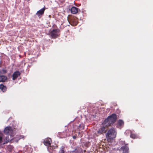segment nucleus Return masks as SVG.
Wrapping results in <instances>:
<instances>
[{
	"instance_id": "1",
	"label": "nucleus",
	"mask_w": 153,
	"mask_h": 153,
	"mask_svg": "<svg viewBox=\"0 0 153 153\" xmlns=\"http://www.w3.org/2000/svg\"><path fill=\"white\" fill-rule=\"evenodd\" d=\"M119 118V115L113 113L108 116L102 123V125H105L106 127L111 126L117 121Z\"/></svg>"
},
{
	"instance_id": "2",
	"label": "nucleus",
	"mask_w": 153,
	"mask_h": 153,
	"mask_svg": "<svg viewBox=\"0 0 153 153\" xmlns=\"http://www.w3.org/2000/svg\"><path fill=\"white\" fill-rule=\"evenodd\" d=\"M117 132L114 128L109 129L106 134V137L108 139L113 140L116 136Z\"/></svg>"
},
{
	"instance_id": "3",
	"label": "nucleus",
	"mask_w": 153,
	"mask_h": 153,
	"mask_svg": "<svg viewBox=\"0 0 153 153\" xmlns=\"http://www.w3.org/2000/svg\"><path fill=\"white\" fill-rule=\"evenodd\" d=\"M59 31V29H53L50 33V35L52 39L56 38L58 36V33Z\"/></svg>"
},
{
	"instance_id": "4",
	"label": "nucleus",
	"mask_w": 153,
	"mask_h": 153,
	"mask_svg": "<svg viewBox=\"0 0 153 153\" xmlns=\"http://www.w3.org/2000/svg\"><path fill=\"white\" fill-rule=\"evenodd\" d=\"M45 9V7L44 6L43 8L38 11L36 15H37L39 18H40L43 15Z\"/></svg>"
},
{
	"instance_id": "5",
	"label": "nucleus",
	"mask_w": 153,
	"mask_h": 153,
	"mask_svg": "<svg viewBox=\"0 0 153 153\" xmlns=\"http://www.w3.org/2000/svg\"><path fill=\"white\" fill-rule=\"evenodd\" d=\"M4 134H10V133H12L13 132L12 128L10 126H7L4 129Z\"/></svg>"
},
{
	"instance_id": "6",
	"label": "nucleus",
	"mask_w": 153,
	"mask_h": 153,
	"mask_svg": "<svg viewBox=\"0 0 153 153\" xmlns=\"http://www.w3.org/2000/svg\"><path fill=\"white\" fill-rule=\"evenodd\" d=\"M120 150L123 151L122 153H129V149L128 147L127 146L126 144L122 146L120 148Z\"/></svg>"
},
{
	"instance_id": "7",
	"label": "nucleus",
	"mask_w": 153,
	"mask_h": 153,
	"mask_svg": "<svg viewBox=\"0 0 153 153\" xmlns=\"http://www.w3.org/2000/svg\"><path fill=\"white\" fill-rule=\"evenodd\" d=\"M69 10L71 11V13L72 14H76L79 12H80V10L78 8L73 6L71 8L69 9Z\"/></svg>"
},
{
	"instance_id": "8",
	"label": "nucleus",
	"mask_w": 153,
	"mask_h": 153,
	"mask_svg": "<svg viewBox=\"0 0 153 153\" xmlns=\"http://www.w3.org/2000/svg\"><path fill=\"white\" fill-rule=\"evenodd\" d=\"M21 74L20 72L18 71L14 72L12 75V79L13 80H15Z\"/></svg>"
},
{
	"instance_id": "9",
	"label": "nucleus",
	"mask_w": 153,
	"mask_h": 153,
	"mask_svg": "<svg viewBox=\"0 0 153 153\" xmlns=\"http://www.w3.org/2000/svg\"><path fill=\"white\" fill-rule=\"evenodd\" d=\"M51 139L50 138H49L45 139L43 143L45 146H48L51 145Z\"/></svg>"
},
{
	"instance_id": "10",
	"label": "nucleus",
	"mask_w": 153,
	"mask_h": 153,
	"mask_svg": "<svg viewBox=\"0 0 153 153\" xmlns=\"http://www.w3.org/2000/svg\"><path fill=\"white\" fill-rule=\"evenodd\" d=\"M124 124V122L121 119L119 120L116 124V127L118 128L119 127H123Z\"/></svg>"
},
{
	"instance_id": "11",
	"label": "nucleus",
	"mask_w": 153,
	"mask_h": 153,
	"mask_svg": "<svg viewBox=\"0 0 153 153\" xmlns=\"http://www.w3.org/2000/svg\"><path fill=\"white\" fill-rule=\"evenodd\" d=\"M71 22L73 23V25H76L78 23L77 18L76 17H73L71 19ZM71 24L72 25V24Z\"/></svg>"
},
{
	"instance_id": "12",
	"label": "nucleus",
	"mask_w": 153,
	"mask_h": 153,
	"mask_svg": "<svg viewBox=\"0 0 153 153\" xmlns=\"http://www.w3.org/2000/svg\"><path fill=\"white\" fill-rule=\"evenodd\" d=\"M7 80V77L6 76L0 75V82H5Z\"/></svg>"
},
{
	"instance_id": "13",
	"label": "nucleus",
	"mask_w": 153,
	"mask_h": 153,
	"mask_svg": "<svg viewBox=\"0 0 153 153\" xmlns=\"http://www.w3.org/2000/svg\"><path fill=\"white\" fill-rule=\"evenodd\" d=\"M57 136L60 138H65L67 137L66 133L64 132H59L58 133Z\"/></svg>"
},
{
	"instance_id": "14",
	"label": "nucleus",
	"mask_w": 153,
	"mask_h": 153,
	"mask_svg": "<svg viewBox=\"0 0 153 153\" xmlns=\"http://www.w3.org/2000/svg\"><path fill=\"white\" fill-rule=\"evenodd\" d=\"M105 126H101V127L97 131V133L100 134H102L105 131Z\"/></svg>"
},
{
	"instance_id": "15",
	"label": "nucleus",
	"mask_w": 153,
	"mask_h": 153,
	"mask_svg": "<svg viewBox=\"0 0 153 153\" xmlns=\"http://www.w3.org/2000/svg\"><path fill=\"white\" fill-rule=\"evenodd\" d=\"M0 89L3 92H5L7 91V87L3 84H0Z\"/></svg>"
},
{
	"instance_id": "16",
	"label": "nucleus",
	"mask_w": 153,
	"mask_h": 153,
	"mask_svg": "<svg viewBox=\"0 0 153 153\" xmlns=\"http://www.w3.org/2000/svg\"><path fill=\"white\" fill-rule=\"evenodd\" d=\"M65 147L64 146H62L60 148V150L59 151V153H65Z\"/></svg>"
},
{
	"instance_id": "17",
	"label": "nucleus",
	"mask_w": 153,
	"mask_h": 153,
	"mask_svg": "<svg viewBox=\"0 0 153 153\" xmlns=\"http://www.w3.org/2000/svg\"><path fill=\"white\" fill-rule=\"evenodd\" d=\"M3 136V134L2 133L1 131H0V144L1 143L3 142L2 140V137ZM2 147V145H0V148H1Z\"/></svg>"
},
{
	"instance_id": "18",
	"label": "nucleus",
	"mask_w": 153,
	"mask_h": 153,
	"mask_svg": "<svg viewBox=\"0 0 153 153\" xmlns=\"http://www.w3.org/2000/svg\"><path fill=\"white\" fill-rule=\"evenodd\" d=\"M7 70L4 69H0V74H5L7 72Z\"/></svg>"
},
{
	"instance_id": "19",
	"label": "nucleus",
	"mask_w": 153,
	"mask_h": 153,
	"mask_svg": "<svg viewBox=\"0 0 153 153\" xmlns=\"http://www.w3.org/2000/svg\"><path fill=\"white\" fill-rule=\"evenodd\" d=\"M7 148L9 151L11 152L12 151L13 147L11 145H8L7 146Z\"/></svg>"
},
{
	"instance_id": "20",
	"label": "nucleus",
	"mask_w": 153,
	"mask_h": 153,
	"mask_svg": "<svg viewBox=\"0 0 153 153\" xmlns=\"http://www.w3.org/2000/svg\"><path fill=\"white\" fill-rule=\"evenodd\" d=\"M79 127L81 129H84V124L83 123H81L79 125Z\"/></svg>"
},
{
	"instance_id": "21",
	"label": "nucleus",
	"mask_w": 153,
	"mask_h": 153,
	"mask_svg": "<svg viewBox=\"0 0 153 153\" xmlns=\"http://www.w3.org/2000/svg\"><path fill=\"white\" fill-rule=\"evenodd\" d=\"M130 137L132 138L135 139L137 138V135L136 134L131 133L130 134Z\"/></svg>"
},
{
	"instance_id": "22",
	"label": "nucleus",
	"mask_w": 153,
	"mask_h": 153,
	"mask_svg": "<svg viewBox=\"0 0 153 153\" xmlns=\"http://www.w3.org/2000/svg\"><path fill=\"white\" fill-rule=\"evenodd\" d=\"M24 137V136L23 135H19L17 137V141H18L19 140H20L21 139L23 138Z\"/></svg>"
},
{
	"instance_id": "23",
	"label": "nucleus",
	"mask_w": 153,
	"mask_h": 153,
	"mask_svg": "<svg viewBox=\"0 0 153 153\" xmlns=\"http://www.w3.org/2000/svg\"><path fill=\"white\" fill-rule=\"evenodd\" d=\"M9 141V139H8V140H7V139H6V141H5L2 144H0V145H2V147L1 148H3V147L2 146L4 144H6V143H7Z\"/></svg>"
},
{
	"instance_id": "24",
	"label": "nucleus",
	"mask_w": 153,
	"mask_h": 153,
	"mask_svg": "<svg viewBox=\"0 0 153 153\" xmlns=\"http://www.w3.org/2000/svg\"><path fill=\"white\" fill-rule=\"evenodd\" d=\"M78 151L77 150V148H76L74 150L72 151L71 152L72 153H78Z\"/></svg>"
},
{
	"instance_id": "25",
	"label": "nucleus",
	"mask_w": 153,
	"mask_h": 153,
	"mask_svg": "<svg viewBox=\"0 0 153 153\" xmlns=\"http://www.w3.org/2000/svg\"><path fill=\"white\" fill-rule=\"evenodd\" d=\"M116 112H117V114H118V115H119V114L120 113V111L119 109H117V110Z\"/></svg>"
},
{
	"instance_id": "26",
	"label": "nucleus",
	"mask_w": 153,
	"mask_h": 153,
	"mask_svg": "<svg viewBox=\"0 0 153 153\" xmlns=\"http://www.w3.org/2000/svg\"><path fill=\"white\" fill-rule=\"evenodd\" d=\"M72 137L74 139H76V135L73 136H72Z\"/></svg>"
},
{
	"instance_id": "27",
	"label": "nucleus",
	"mask_w": 153,
	"mask_h": 153,
	"mask_svg": "<svg viewBox=\"0 0 153 153\" xmlns=\"http://www.w3.org/2000/svg\"><path fill=\"white\" fill-rule=\"evenodd\" d=\"M1 61H0V67L1 68Z\"/></svg>"
},
{
	"instance_id": "28",
	"label": "nucleus",
	"mask_w": 153,
	"mask_h": 153,
	"mask_svg": "<svg viewBox=\"0 0 153 153\" xmlns=\"http://www.w3.org/2000/svg\"><path fill=\"white\" fill-rule=\"evenodd\" d=\"M50 149H53V147H51V146L50 147Z\"/></svg>"
},
{
	"instance_id": "29",
	"label": "nucleus",
	"mask_w": 153,
	"mask_h": 153,
	"mask_svg": "<svg viewBox=\"0 0 153 153\" xmlns=\"http://www.w3.org/2000/svg\"><path fill=\"white\" fill-rule=\"evenodd\" d=\"M48 17H49V18H51V16L50 15H49V16H48Z\"/></svg>"
},
{
	"instance_id": "30",
	"label": "nucleus",
	"mask_w": 153,
	"mask_h": 153,
	"mask_svg": "<svg viewBox=\"0 0 153 153\" xmlns=\"http://www.w3.org/2000/svg\"><path fill=\"white\" fill-rule=\"evenodd\" d=\"M9 119H12V117H10V118Z\"/></svg>"
},
{
	"instance_id": "31",
	"label": "nucleus",
	"mask_w": 153,
	"mask_h": 153,
	"mask_svg": "<svg viewBox=\"0 0 153 153\" xmlns=\"http://www.w3.org/2000/svg\"><path fill=\"white\" fill-rule=\"evenodd\" d=\"M10 120V119H8V120H7V122L9 121V120Z\"/></svg>"
},
{
	"instance_id": "32",
	"label": "nucleus",
	"mask_w": 153,
	"mask_h": 153,
	"mask_svg": "<svg viewBox=\"0 0 153 153\" xmlns=\"http://www.w3.org/2000/svg\"><path fill=\"white\" fill-rule=\"evenodd\" d=\"M28 67H30V65H28Z\"/></svg>"
},
{
	"instance_id": "33",
	"label": "nucleus",
	"mask_w": 153,
	"mask_h": 153,
	"mask_svg": "<svg viewBox=\"0 0 153 153\" xmlns=\"http://www.w3.org/2000/svg\"><path fill=\"white\" fill-rule=\"evenodd\" d=\"M0 153H2L1 152H0Z\"/></svg>"
},
{
	"instance_id": "34",
	"label": "nucleus",
	"mask_w": 153,
	"mask_h": 153,
	"mask_svg": "<svg viewBox=\"0 0 153 153\" xmlns=\"http://www.w3.org/2000/svg\"><path fill=\"white\" fill-rule=\"evenodd\" d=\"M66 153H67V152H66Z\"/></svg>"
}]
</instances>
